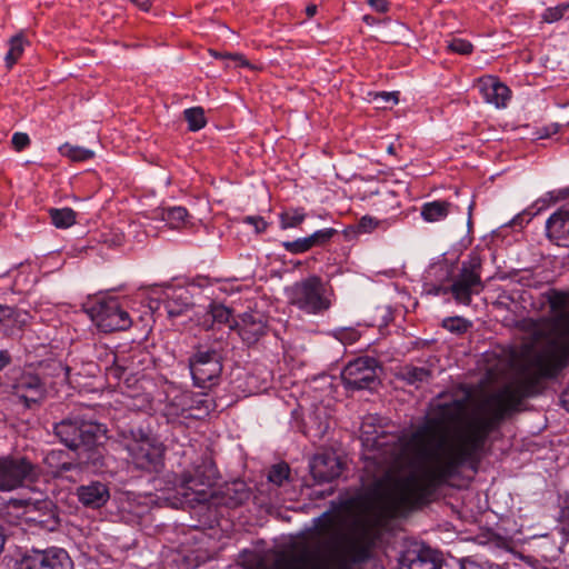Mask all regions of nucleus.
Returning <instances> with one entry per match:
<instances>
[{
  "mask_svg": "<svg viewBox=\"0 0 569 569\" xmlns=\"http://www.w3.org/2000/svg\"><path fill=\"white\" fill-rule=\"evenodd\" d=\"M4 541H6L4 533H3V530L0 528V553L3 550Z\"/></svg>",
  "mask_w": 569,
  "mask_h": 569,
  "instance_id": "obj_58",
  "label": "nucleus"
},
{
  "mask_svg": "<svg viewBox=\"0 0 569 569\" xmlns=\"http://www.w3.org/2000/svg\"><path fill=\"white\" fill-rule=\"evenodd\" d=\"M401 376L409 385H418L428 381L431 372L427 368L406 366L402 369Z\"/></svg>",
  "mask_w": 569,
  "mask_h": 569,
  "instance_id": "obj_31",
  "label": "nucleus"
},
{
  "mask_svg": "<svg viewBox=\"0 0 569 569\" xmlns=\"http://www.w3.org/2000/svg\"><path fill=\"white\" fill-rule=\"evenodd\" d=\"M310 471L317 482H330L341 475L342 463L335 453H318L310 462Z\"/></svg>",
  "mask_w": 569,
  "mask_h": 569,
  "instance_id": "obj_16",
  "label": "nucleus"
},
{
  "mask_svg": "<svg viewBox=\"0 0 569 569\" xmlns=\"http://www.w3.org/2000/svg\"><path fill=\"white\" fill-rule=\"evenodd\" d=\"M363 509L361 497H351L337 511H327L315 521L316 533L325 538L312 551L297 557L288 569H356L363 563V520L356 519L343 530L341 512Z\"/></svg>",
  "mask_w": 569,
  "mask_h": 569,
  "instance_id": "obj_3",
  "label": "nucleus"
},
{
  "mask_svg": "<svg viewBox=\"0 0 569 569\" xmlns=\"http://www.w3.org/2000/svg\"><path fill=\"white\" fill-rule=\"evenodd\" d=\"M395 219H383L379 220L377 218H373L371 216H363L359 219L357 224V230L360 233H369L372 232L376 229L387 230L392 226L395 222Z\"/></svg>",
  "mask_w": 569,
  "mask_h": 569,
  "instance_id": "obj_30",
  "label": "nucleus"
},
{
  "mask_svg": "<svg viewBox=\"0 0 569 569\" xmlns=\"http://www.w3.org/2000/svg\"><path fill=\"white\" fill-rule=\"evenodd\" d=\"M227 57L238 61L240 67H250L249 61L241 54H228Z\"/></svg>",
  "mask_w": 569,
  "mask_h": 569,
  "instance_id": "obj_52",
  "label": "nucleus"
},
{
  "mask_svg": "<svg viewBox=\"0 0 569 569\" xmlns=\"http://www.w3.org/2000/svg\"><path fill=\"white\" fill-rule=\"evenodd\" d=\"M562 532L569 538V522L562 525Z\"/></svg>",
  "mask_w": 569,
  "mask_h": 569,
  "instance_id": "obj_60",
  "label": "nucleus"
},
{
  "mask_svg": "<svg viewBox=\"0 0 569 569\" xmlns=\"http://www.w3.org/2000/svg\"><path fill=\"white\" fill-rule=\"evenodd\" d=\"M547 236L556 241H569V208L562 207L552 213L546 223Z\"/></svg>",
  "mask_w": 569,
  "mask_h": 569,
  "instance_id": "obj_20",
  "label": "nucleus"
},
{
  "mask_svg": "<svg viewBox=\"0 0 569 569\" xmlns=\"http://www.w3.org/2000/svg\"><path fill=\"white\" fill-rule=\"evenodd\" d=\"M129 461L136 469L159 472L163 467L164 447L156 440L143 437L133 439L126 446Z\"/></svg>",
  "mask_w": 569,
  "mask_h": 569,
  "instance_id": "obj_11",
  "label": "nucleus"
},
{
  "mask_svg": "<svg viewBox=\"0 0 569 569\" xmlns=\"http://www.w3.org/2000/svg\"><path fill=\"white\" fill-rule=\"evenodd\" d=\"M307 241H308V244L310 247V249L315 248V247H320V244L318 243L315 234H310L308 237H306Z\"/></svg>",
  "mask_w": 569,
  "mask_h": 569,
  "instance_id": "obj_56",
  "label": "nucleus"
},
{
  "mask_svg": "<svg viewBox=\"0 0 569 569\" xmlns=\"http://www.w3.org/2000/svg\"><path fill=\"white\" fill-rule=\"evenodd\" d=\"M194 385L200 388L216 386L222 372V357L214 349L199 347L189 359Z\"/></svg>",
  "mask_w": 569,
  "mask_h": 569,
  "instance_id": "obj_10",
  "label": "nucleus"
},
{
  "mask_svg": "<svg viewBox=\"0 0 569 569\" xmlns=\"http://www.w3.org/2000/svg\"><path fill=\"white\" fill-rule=\"evenodd\" d=\"M9 386L11 395L27 409L40 405L47 395L46 383L37 373L20 369L12 370Z\"/></svg>",
  "mask_w": 569,
  "mask_h": 569,
  "instance_id": "obj_12",
  "label": "nucleus"
},
{
  "mask_svg": "<svg viewBox=\"0 0 569 569\" xmlns=\"http://www.w3.org/2000/svg\"><path fill=\"white\" fill-rule=\"evenodd\" d=\"M562 525L569 522V502L563 507L561 511Z\"/></svg>",
  "mask_w": 569,
  "mask_h": 569,
  "instance_id": "obj_55",
  "label": "nucleus"
},
{
  "mask_svg": "<svg viewBox=\"0 0 569 569\" xmlns=\"http://www.w3.org/2000/svg\"><path fill=\"white\" fill-rule=\"evenodd\" d=\"M7 507L13 510L22 509L24 510V513H28L36 509V503L29 499H10L7 503Z\"/></svg>",
  "mask_w": 569,
  "mask_h": 569,
  "instance_id": "obj_42",
  "label": "nucleus"
},
{
  "mask_svg": "<svg viewBox=\"0 0 569 569\" xmlns=\"http://www.w3.org/2000/svg\"><path fill=\"white\" fill-rule=\"evenodd\" d=\"M451 203L447 200H435L426 202L421 207L420 214L427 222H438L448 217L451 210Z\"/></svg>",
  "mask_w": 569,
  "mask_h": 569,
  "instance_id": "obj_25",
  "label": "nucleus"
},
{
  "mask_svg": "<svg viewBox=\"0 0 569 569\" xmlns=\"http://www.w3.org/2000/svg\"><path fill=\"white\" fill-rule=\"evenodd\" d=\"M486 398L463 418L466 403L452 400L437 406L432 417L426 419L407 441L395 433L375 431L373 436L363 426L361 441L365 458L387 473L400 470L412 455L420 462L429 463L420 472L412 471L390 480L382 500L391 513L409 511L430 502L436 490L456 476L459 469L469 465L477 469L490 435L482 442L471 446L468 442L473 419L491 417Z\"/></svg>",
  "mask_w": 569,
  "mask_h": 569,
  "instance_id": "obj_1",
  "label": "nucleus"
},
{
  "mask_svg": "<svg viewBox=\"0 0 569 569\" xmlns=\"http://www.w3.org/2000/svg\"><path fill=\"white\" fill-rule=\"evenodd\" d=\"M184 120L188 122L190 131H198L202 129L206 123L204 111L200 107L189 108L183 111Z\"/></svg>",
  "mask_w": 569,
  "mask_h": 569,
  "instance_id": "obj_32",
  "label": "nucleus"
},
{
  "mask_svg": "<svg viewBox=\"0 0 569 569\" xmlns=\"http://www.w3.org/2000/svg\"><path fill=\"white\" fill-rule=\"evenodd\" d=\"M11 362V356L8 350L0 351V370L4 369Z\"/></svg>",
  "mask_w": 569,
  "mask_h": 569,
  "instance_id": "obj_48",
  "label": "nucleus"
},
{
  "mask_svg": "<svg viewBox=\"0 0 569 569\" xmlns=\"http://www.w3.org/2000/svg\"><path fill=\"white\" fill-rule=\"evenodd\" d=\"M471 323L462 317H448L442 320V328L453 333H465Z\"/></svg>",
  "mask_w": 569,
  "mask_h": 569,
  "instance_id": "obj_35",
  "label": "nucleus"
},
{
  "mask_svg": "<svg viewBox=\"0 0 569 569\" xmlns=\"http://www.w3.org/2000/svg\"><path fill=\"white\" fill-rule=\"evenodd\" d=\"M211 475H200L199 469L194 471V475H190L184 478L183 487L187 490H192L197 495L196 500L198 502H206L208 500V492L206 490H196V487L201 485H211Z\"/></svg>",
  "mask_w": 569,
  "mask_h": 569,
  "instance_id": "obj_28",
  "label": "nucleus"
},
{
  "mask_svg": "<svg viewBox=\"0 0 569 569\" xmlns=\"http://www.w3.org/2000/svg\"><path fill=\"white\" fill-rule=\"evenodd\" d=\"M13 315L12 308L8 306L0 305V322L4 319L11 318Z\"/></svg>",
  "mask_w": 569,
  "mask_h": 569,
  "instance_id": "obj_49",
  "label": "nucleus"
},
{
  "mask_svg": "<svg viewBox=\"0 0 569 569\" xmlns=\"http://www.w3.org/2000/svg\"><path fill=\"white\" fill-rule=\"evenodd\" d=\"M134 6H137L142 11H148L151 7V0H130Z\"/></svg>",
  "mask_w": 569,
  "mask_h": 569,
  "instance_id": "obj_51",
  "label": "nucleus"
},
{
  "mask_svg": "<svg viewBox=\"0 0 569 569\" xmlns=\"http://www.w3.org/2000/svg\"><path fill=\"white\" fill-rule=\"evenodd\" d=\"M290 469L287 463L273 465L268 473V480L281 486L289 478Z\"/></svg>",
  "mask_w": 569,
  "mask_h": 569,
  "instance_id": "obj_36",
  "label": "nucleus"
},
{
  "mask_svg": "<svg viewBox=\"0 0 569 569\" xmlns=\"http://www.w3.org/2000/svg\"><path fill=\"white\" fill-rule=\"evenodd\" d=\"M27 44H29V41L23 32H19L9 39V50L4 58L8 69H11L19 61Z\"/></svg>",
  "mask_w": 569,
  "mask_h": 569,
  "instance_id": "obj_26",
  "label": "nucleus"
},
{
  "mask_svg": "<svg viewBox=\"0 0 569 569\" xmlns=\"http://www.w3.org/2000/svg\"><path fill=\"white\" fill-rule=\"evenodd\" d=\"M380 97L386 101V102H392V103H397L398 102V97H397V93L396 92H381L380 93Z\"/></svg>",
  "mask_w": 569,
  "mask_h": 569,
  "instance_id": "obj_53",
  "label": "nucleus"
},
{
  "mask_svg": "<svg viewBox=\"0 0 569 569\" xmlns=\"http://www.w3.org/2000/svg\"><path fill=\"white\" fill-rule=\"evenodd\" d=\"M242 222L252 226L257 233L264 232L268 227L266 220L260 216H247L242 219Z\"/></svg>",
  "mask_w": 569,
  "mask_h": 569,
  "instance_id": "obj_43",
  "label": "nucleus"
},
{
  "mask_svg": "<svg viewBox=\"0 0 569 569\" xmlns=\"http://www.w3.org/2000/svg\"><path fill=\"white\" fill-rule=\"evenodd\" d=\"M306 13L309 18L313 17L317 13V7L315 4L308 6L306 8Z\"/></svg>",
  "mask_w": 569,
  "mask_h": 569,
  "instance_id": "obj_57",
  "label": "nucleus"
},
{
  "mask_svg": "<svg viewBox=\"0 0 569 569\" xmlns=\"http://www.w3.org/2000/svg\"><path fill=\"white\" fill-rule=\"evenodd\" d=\"M43 463L48 468V472L53 477H61L77 467L69 460L68 453L62 450H51L43 459Z\"/></svg>",
  "mask_w": 569,
  "mask_h": 569,
  "instance_id": "obj_24",
  "label": "nucleus"
},
{
  "mask_svg": "<svg viewBox=\"0 0 569 569\" xmlns=\"http://www.w3.org/2000/svg\"><path fill=\"white\" fill-rule=\"evenodd\" d=\"M212 400L208 399L203 395H194L192 413L200 415V418L207 416L212 409Z\"/></svg>",
  "mask_w": 569,
  "mask_h": 569,
  "instance_id": "obj_40",
  "label": "nucleus"
},
{
  "mask_svg": "<svg viewBox=\"0 0 569 569\" xmlns=\"http://www.w3.org/2000/svg\"><path fill=\"white\" fill-rule=\"evenodd\" d=\"M568 363L569 349L555 342L543 341L530 358L529 367L519 380L507 383L486 397L485 405L492 410V415L470 421L468 442H471L472 447L481 443L486 435H491L509 412L517 410L523 398L540 392L542 379L557 377Z\"/></svg>",
  "mask_w": 569,
  "mask_h": 569,
  "instance_id": "obj_2",
  "label": "nucleus"
},
{
  "mask_svg": "<svg viewBox=\"0 0 569 569\" xmlns=\"http://www.w3.org/2000/svg\"><path fill=\"white\" fill-rule=\"evenodd\" d=\"M100 439L92 446H83L80 452L81 461L94 472H102L106 468V448Z\"/></svg>",
  "mask_w": 569,
  "mask_h": 569,
  "instance_id": "obj_23",
  "label": "nucleus"
},
{
  "mask_svg": "<svg viewBox=\"0 0 569 569\" xmlns=\"http://www.w3.org/2000/svg\"><path fill=\"white\" fill-rule=\"evenodd\" d=\"M478 88L483 100L495 104L497 108H505L510 100V89L493 76H485L477 80Z\"/></svg>",
  "mask_w": 569,
  "mask_h": 569,
  "instance_id": "obj_17",
  "label": "nucleus"
},
{
  "mask_svg": "<svg viewBox=\"0 0 569 569\" xmlns=\"http://www.w3.org/2000/svg\"><path fill=\"white\" fill-rule=\"evenodd\" d=\"M77 497L84 507L99 509L108 502L110 492L107 485L100 481H92L78 487Z\"/></svg>",
  "mask_w": 569,
  "mask_h": 569,
  "instance_id": "obj_18",
  "label": "nucleus"
},
{
  "mask_svg": "<svg viewBox=\"0 0 569 569\" xmlns=\"http://www.w3.org/2000/svg\"><path fill=\"white\" fill-rule=\"evenodd\" d=\"M333 292L327 288L319 276H310L296 282L289 290V302L310 315L328 311L332 305Z\"/></svg>",
  "mask_w": 569,
  "mask_h": 569,
  "instance_id": "obj_5",
  "label": "nucleus"
},
{
  "mask_svg": "<svg viewBox=\"0 0 569 569\" xmlns=\"http://www.w3.org/2000/svg\"><path fill=\"white\" fill-rule=\"evenodd\" d=\"M49 217L56 228L67 229L76 223L77 212L71 208H51L49 210Z\"/></svg>",
  "mask_w": 569,
  "mask_h": 569,
  "instance_id": "obj_29",
  "label": "nucleus"
},
{
  "mask_svg": "<svg viewBox=\"0 0 569 569\" xmlns=\"http://www.w3.org/2000/svg\"><path fill=\"white\" fill-rule=\"evenodd\" d=\"M399 569H441L433 552L420 543H411L402 551Z\"/></svg>",
  "mask_w": 569,
  "mask_h": 569,
  "instance_id": "obj_15",
  "label": "nucleus"
},
{
  "mask_svg": "<svg viewBox=\"0 0 569 569\" xmlns=\"http://www.w3.org/2000/svg\"><path fill=\"white\" fill-rule=\"evenodd\" d=\"M192 306V296L187 288H172L166 292L164 309L169 317H178Z\"/></svg>",
  "mask_w": 569,
  "mask_h": 569,
  "instance_id": "obj_19",
  "label": "nucleus"
},
{
  "mask_svg": "<svg viewBox=\"0 0 569 569\" xmlns=\"http://www.w3.org/2000/svg\"><path fill=\"white\" fill-rule=\"evenodd\" d=\"M337 338L345 345H352L359 340L360 333L355 329H342L338 332Z\"/></svg>",
  "mask_w": 569,
  "mask_h": 569,
  "instance_id": "obj_44",
  "label": "nucleus"
},
{
  "mask_svg": "<svg viewBox=\"0 0 569 569\" xmlns=\"http://www.w3.org/2000/svg\"><path fill=\"white\" fill-rule=\"evenodd\" d=\"M378 362L370 357L350 361L341 372L345 387L349 390L371 389L378 381Z\"/></svg>",
  "mask_w": 569,
  "mask_h": 569,
  "instance_id": "obj_13",
  "label": "nucleus"
},
{
  "mask_svg": "<svg viewBox=\"0 0 569 569\" xmlns=\"http://www.w3.org/2000/svg\"><path fill=\"white\" fill-rule=\"evenodd\" d=\"M30 144V138L27 133L16 132L12 136V146L17 151H22Z\"/></svg>",
  "mask_w": 569,
  "mask_h": 569,
  "instance_id": "obj_46",
  "label": "nucleus"
},
{
  "mask_svg": "<svg viewBox=\"0 0 569 569\" xmlns=\"http://www.w3.org/2000/svg\"><path fill=\"white\" fill-rule=\"evenodd\" d=\"M88 313L94 325L103 332L127 330L132 320L117 298H101L92 303Z\"/></svg>",
  "mask_w": 569,
  "mask_h": 569,
  "instance_id": "obj_8",
  "label": "nucleus"
},
{
  "mask_svg": "<svg viewBox=\"0 0 569 569\" xmlns=\"http://www.w3.org/2000/svg\"><path fill=\"white\" fill-rule=\"evenodd\" d=\"M388 152H389V153H392V154H395V153H396V147H395V144H392V143H391V144L388 147Z\"/></svg>",
  "mask_w": 569,
  "mask_h": 569,
  "instance_id": "obj_61",
  "label": "nucleus"
},
{
  "mask_svg": "<svg viewBox=\"0 0 569 569\" xmlns=\"http://www.w3.org/2000/svg\"><path fill=\"white\" fill-rule=\"evenodd\" d=\"M241 339L248 345L256 343L266 333V325L261 318L246 313L238 325Z\"/></svg>",
  "mask_w": 569,
  "mask_h": 569,
  "instance_id": "obj_22",
  "label": "nucleus"
},
{
  "mask_svg": "<svg viewBox=\"0 0 569 569\" xmlns=\"http://www.w3.org/2000/svg\"><path fill=\"white\" fill-rule=\"evenodd\" d=\"M40 477V468L24 456L0 457V492H11Z\"/></svg>",
  "mask_w": 569,
  "mask_h": 569,
  "instance_id": "obj_6",
  "label": "nucleus"
},
{
  "mask_svg": "<svg viewBox=\"0 0 569 569\" xmlns=\"http://www.w3.org/2000/svg\"><path fill=\"white\" fill-rule=\"evenodd\" d=\"M121 370L122 368L121 367H116V368H111L110 369V372L113 373L116 377L120 378L121 376Z\"/></svg>",
  "mask_w": 569,
  "mask_h": 569,
  "instance_id": "obj_59",
  "label": "nucleus"
},
{
  "mask_svg": "<svg viewBox=\"0 0 569 569\" xmlns=\"http://www.w3.org/2000/svg\"><path fill=\"white\" fill-rule=\"evenodd\" d=\"M210 313L213 322L217 323H229L231 319V310L220 303H213L210 307Z\"/></svg>",
  "mask_w": 569,
  "mask_h": 569,
  "instance_id": "obj_39",
  "label": "nucleus"
},
{
  "mask_svg": "<svg viewBox=\"0 0 569 569\" xmlns=\"http://www.w3.org/2000/svg\"><path fill=\"white\" fill-rule=\"evenodd\" d=\"M569 10V2L561 3L556 7L547 8L542 13V20L547 23H552L562 19L565 13Z\"/></svg>",
  "mask_w": 569,
  "mask_h": 569,
  "instance_id": "obj_37",
  "label": "nucleus"
},
{
  "mask_svg": "<svg viewBox=\"0 0 569 569\" xmlns=\"http://www.w3.org/2000/svg\"><path fill=\"white\" fill-rule=\"evenodd\" d=\"M249 499V492L247 490H240L237 492V498L232 502L233 506H238L243 503L246 500Z\"/></svg>",
  "mask_w": 569,
  "mask_h": 569,
  "instance_id": "obj_50",
  "label": "nucleus"
},
{
  "mask_svg": "<svg viewBox=\"0 0 569 569\" xmlns=\"http://www.w3.org/2000/svg\"><path fill=\"white\" fill-rule=\"evenodd\" d=\"M546 298L555 316L545 341L569 349V291L550 289Z\"/></svg>",
  "mask_w": 569,
  "mask_h": 569,
  "instance_id": "obj_9",
  "label": "nucleus"
},
{
  "mask_svg": "<svg viewBox=\"0 0 569 569\" xmlns=\"http://www.w3.org/2000/svg\"><path fill=\"white\" fill-rule=\"evenodd\" d=\"M448 50L451 52L458 53V54H470L473 51V46L471 42L465 39L460 38H453L450 41H448L447 44Z\"/></svg>",
  "mask_w": 569,
  "mask_h": 569,
  "instance_id": "obj_38",
  "label": "nucleus"
},
{
  "mask_svg": "<svg viewBox=\"0 0 569 569\" xmlns=\"http://www.w3.org/2000/svg\"><path fill=\"white\" fill-rule=\"evenodd\" d=\"M368 3L371 8H373L377 12L385 13L389 10L388 0H368Z\"/></svg>",
  "mask_w": 569,
  "mask_h": 569,
  "instance_id": "obj_47",
  "label": "nucleus"
},
{
  "mask_svg": "<svg viewBox=\"0 0 569 569\" xmlns=\"http://www.w3.org/2000/svg\"><path fill=\"white\" fill-rule=\"evenodd\" d=\"M282 247L287 252L291 254H300L310 250L306 237L296 239L293 241H284L282 242Z\"/></svg>",
  "mask_w": 569,
  "mask_h": 569,
  "instance_id": "obj_41",
  "label": "nucleus"
},
{
  "mask_svg": "<svg viewBox=\"0 0 569 569\" xmlns=\"http://www.w3.org/2000/svg\"><path fill=\"white\" fill-rule=\"evenodd\" d=\"M60 151L63 156L68 157L72 161H86L93 158L94 153L86 148L71 146L69 143L63 144L60 148Z\"/></svg>",
  "mask_w": 569,
  "mask_h": 569,
  "instance_id": "obj_34",
  "label": "nucleus"
},
{
  "mask_svg": "<svg viewBox=\"0 0 569 569\" xmlns=\"http://www.w3.org/2000/svg\"><path fill=\"white\" fill-rule=\"evenodd\" d=\"M194 393L186 391L174 396L164 407V415L169 419L179 417L200 418V415L192 413Z\"/></svg>",
  "mask_w": 569,
  "mask_h": 569,
  "instance_id": "obj_21",
  "label": "nucleus"
},
{
  "mask_svg": "<svg viewBox=\"0 0 569 569\" xmlns=\"http://www.w3.org/2000/svg\"><path fill=\"white\" fill-rule=\"evenodd\" d=\"M106 432L103 425L92 421L64 419L54 426L56 436L72 450L94 445L106 438Z\"/></svg>",
  "mask_w": 569,
  "mask_h": 569,
  "instance_id": "obj_7",
  "label": "nucleus"
},
{
  "mask_svg": "<svg viewBox=\"0 0 569 569\" xmlns=\"http://www.w3.org/2000/svg\"><path fill=\"white\" fill-rule=\"evenodd\" d=\"M306 218L303 209H289L280 214V227L282 229L296 228L300 226Z\"/></svg>",
  "mask_w": 569,
  "mask_h": 569,
  "instance_id": "obj_33",
  "label": "nucleus"
},
{
  "mask_svg": "<svg viewBox=\"0 0 569 569\" xmlns=\"http://www.w3.org/2000/svg\"><path fill=\"white\" fill-rule=\"evenodd\" d=\"M336 233L337 230L333 228H326L313 232L320 247L327 244Z\"/></svg>",
  "mask_w": 569,
  "mask_h": 569,
  "instance_id": "obj_45",
  "label": "nucleus"
},
{
  "mask_svg": "<svg viewBox=\"0 0 569 569\" xmlns=\"http://www.w3.org/2000/svg\"><path fill=\"white\" fill-rule=\"evenodd\" d=\"M560 400L563 408L569 411V387L562 391Z\"/></svg>",
  "mask_w": 569,
  "mask_h": 569,
  "instance_id": "obj_54",
  "label": "nucleus"
},
{
  "mask_svg": "<svg viewBox=\"0 0 569 569\" xmlns=\"http://www.w3.org/2000/svg\"><path fill=\"white\" fill-rule=\"evenodd\" d=\"M160 217L171 229H180L188 223V210L184 207H168L160 209Z\"/></svg>",
  "mask_w": 569,
  "mask_h": 569,
  "instance_id": "obj_27",
  "label": "nucleus"
},
{
  "mask_svg": "<svg viewBox=\"0 0 569 569\" xmlns=\"http://www.w3.org/2000/svg\"><path fill=\"white\" fill-rule=\"evenodd\" d=\"M68 552L61 548L32 550L22 557L17 569H72Z\"/></svg>",
  "mask_w": 569,
  "mask_h": 569,
  "instance_id": "obj_14",
  "label": "nucleus"
},
{
  "mask_svg": "<svg viewBox=\"0 0 569 569\" xmlns=\"http://www.w3.org/2000/svg\"><path fill=\"white\" fill-rule=\"evenodd\" d=\"M481 272L482 258L477 250H472L452 276L450 286L439 287L437 293H451L458 305L470 306L472 297L485 290Z\"/></svg>",
  "mask_w": 569,
  "mask_h": 569,
  "instance_id": "obj_4",
  "label": "nucleus"
}]
</instances>
